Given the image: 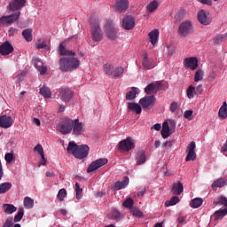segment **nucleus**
<instances>
[{
    "label": "nucleus",
    "instance_id": "28",
    "mask_svg": "<svg viewBox=\"0 0 227 227\" xmlns=\"http://www.w3.org/2000/svg\"><path fill=\"white\" fill-rule=\"evenodd\" d=\"M59 54L60 56H75V51L67 50V48L63 46V43H60L59 46Z\"/></svg>",
    "mask_w": 227,
    "mask_h": 227
},
{
    "label": "nucleus",
    "instance_id": "38",
    "mask_svg": "<svg viewBox=\"0 0 227 227\" xmlns=\"http://www.w3.org/2000/svg\"><path fill=\"white\" fill-rule=\"evenodd\" d=\"M3 208L5 214H13V212H17V207H14L13 204H4Z\"/></svg>",
    "mask_w": 227,
    "mask_h": 227
},
{
    "label": "nucleus",
    "instance_id": "1",
    "mask_svg": "<svg viewBox=\"0 0 227 227\" xmlns=\"http://www.w3.org/2000/svg\"><path fill=\"white\" fill-rule=\"evenodd\" d=\"M67 150V153H72L76 159H84L90 153V147L88 145H77L74 142H70Z\"/></svg>",
    "mask_w": 227,
    "mask_h": 227
},
{
    "label": "nucleus",
    "instance_id": "10",
    "mask_svg": "<svg viewBox=\"0 0 227 227\" xmlns=\"http://www.w3.org/2000/svg\"><path fill=\"white\" fill-rule=\"evenodd\" d=\"M59 93L63 102H70L74 98V91L69 88H60L59 89Z\"/></svg>",
    "mask_w": 227,
    "mask_h": 227
},
{
    "label": "nucleus",
    "instance_id": "49",
    "mask_svg": "<svg viewBox=\"0 0 227 227\" xmlns=\"http://www.w3.org/2000/svg\"><path fill=\"white\" fill-rule=\"evenodd\" d=\"M57 198L59 201H65V198H67V190L62 188L59 191Z\"/></svg>",
    "mask_w": 227,
    "mask_h": 227
},
{
    "label": "nucleus",
    "instance_id": "62",
    "mask_svg": "<svg viewBox=\"0 0 227 227\" xmlns=\"http://www.w3.org/2000/svg\"><path fill=\"white\" fill-rule=\"evenodd\" d=\"M43 65V63L42 61H40L39 59H34V66L35 67V68H37V70Z\"/></svg>",
    "mask_w": 227,
    "mask_h": 227
},
{
    "label": "nucleus",
    "instance_id": "53",
    "mask_svg": "<svg viewBox=\"0 0 227 227\" xmlns=\"http://www.w3.org/2000/svg\"><path fill=\"white\" fill-rule=\"evenodd\" d=\"M4 159L7 164H12L15 159V156H13V153H5Z\"/></svg>",
    "mask_w": 227,
    "mask_h": 227
},
{
    "label": "nucleus",
    "instance_id": "25",
    "mask_svg": "<svg viewBox=\"0 0 227 227\" xmlns=\"http://www.w3.org/2000/svg\"><path fill=\"white\" fill-rule=\"evenodd\" d=\"M159 29L155 28L153 30H152L149 34V42L152 43V45H153V47H155V43H157V42H159Z\"/></svg>",
    "mask_w": 227,
    "mask_h": 227
},
{
    "label": "nucleus",
    "instance_id": "6",
    "mask_svg": "<svg viewBox=\"0 0 227 227\" xmlns=\"http://www.w3.org/2000/svg\"><path fill=\"white\" fill-rule=\"evenodd\" d=\"M194 32V28L192 27V22L189 20L183 21L178 27V34L180 36H188L191 33Z\"/></svg>",
    "mask_w": 227,
    "mask_h": 227
},
{
    "label": "nucleus",
    "instance_id": "27",
    "mask_svg": "<svg viewBox=\"0 0 227 227\" xmlns=\"http://www.w3.org/2000/svg\"><path fill=\"white\" fill-rule=\"evenodd\" d=\"M136 160V166H141V164H145V162H146V154L145 153V151H138L137 153Z\"/></svg>",
    "mask_w": 227,
    "mask_h": 227
},
{
    "label": "nucleus",
    "instance_id": "47",
    "mask_svg": "<svg viewBox=\"0 0 227 227\" xmlns=\"http://www.w3.org/2000/svg\"><path fill=\"white\" fill-rule=\"evenodd\" d=\"M180 202V198L178 196H174L170 199V200H168L165 202L166 207H173V205H176V203Z\"/></svg>",
    "mask_w": 227,
    "mask_h": 227
},
{
    "label": "nucleus",
    "instance_id": "34",
    "mask_svg": "<svg viewBox=\"0 0 227 227\" xmlns=\"http://www.w3.org/2000/svg\"><path fill=\"white\" fill-rule=\"evenodd\" d=\"M40 95H42L43 97H44V98H51V97L52 96L51 92V89H49V87L43 85L39 91Z\"/></svg>",
    "mask_w": 227,
    "mask_h": 227
},
{
    "label": "nucleus",
    "instance_id": "13",
    "mask_svg": "<svg viewBox=\"0 0 227 227\" xmlns=\"http://www.w3.org/2000/svg\"><path fill=\"white\" fill-rule=\"evenodd\" d=\"M196 142L192 141L187 147V155L185 158L186 162H191V160H196Z\"/></svg>",
    "mask_w": 227,
    "mask_h": 227
},
{
    "label": "nucleus",
    "instance_id": "48",
    "mask_svg": "<svg viewBox=\"0 0 227 227\" xmlns=\"http://www.w3.org/2000/svg\"><path fill=\"white\" fill-rule=\"evenodd\" d=\"M74 191L76 192V200H81L82 198V188H81L79 183L74 184Z\"/></svg>",
    "mask_w": 227,
    "mask_h": 227
},
{
    "label": "nucleus",
    "instance_id": "46",
    "mask_svg": "<svg viewBox=\"0 0 227 227\" xmlns=\"http://www.w3.org/2000/svg\"><path fill=\"white\" fill-rule=\"evenodd\" d=\"M24 207L25 208H33L35 207V200L29 197L24 199Z\"/></svg>",
    "mask_w": 227,
    "mask_h": 227
},
{
    "label": "nucleus",
    "instance_id": "5",
    "mask_svg": "<svg viewBox=\"0 0 227 227\" xmlns=\"http://www.w3.org/2000/svg\"><path fill=\"white\" fill-rule=\"evenodd\" d=\"M19 19H20V12H16L7 16H2L0 18V27H3V26H12V24L17 22Z\"/></svg>",
    "mask_w": 227,
    "mask_h": 227
},
{
    "label": "nucleus",
    "instance_id": "55",
    "mask_svg": "<svg viewBox=\"0 0 227 227\" xmlns=\"http://www.w3.org/2000/svg\"><path fill=\"white\" fill-rule=\"evenodd\" d=\"M215 205H223V207H227V198L224 196H221L217 199V201L215 202Z\"/></svg>",
    "mask_w": 227,
    "mask_h": 227
},
{
    "label": "nucleus",
    "instance_id": "16",
    "mask_svg": "<svg viewBox=\"0 0 227 227\" xmlns=\"http://www.w3.org/2000/svg\"><path fill=\"white\" fill-rule=\"evenodd\" d=\"M129 8V0H117L114 6V12H119L121 13L122 12H126Z\"/></svg>",
    "mask_w": 227,
    "mask_h": 227
},
{
    "label": "nucleus",
    "instance_id": "35",
    "mask_svg": "<svg viewBox=\"0 0 227 227\" xmlns=\"http://www.w3.org/2000/svg\"><path fill=\"white\" fill-rule=\"evenodd\" d=\"M227 38V34H220L213 37V42L215 45H221L224 40Z\"/></svg>",
    "mask_w": 227,
    "mask_h": 227
},
{
    "label": "nucleus",
    "instance_id": "18",
    "mask_svg": "<svg viewBox=\"0 0 227 227\" xmlns=\"http://www.w3.org/2000/svg\"><path fill=\"white\" fill-rule=\"evenodd\" d=\"M72 130L74 136H81V134H82V130H84V125H82V122L79 121V119L73 121Z\"/></svg>",
    "mask_w": 227,
    "mask_h": 227
},
{
    "label": "nucleus",
    "instance_id": "60",
    "mask_svg": "<svg viewBox=\"0 0 227 227\" xmlns=\"http://www.w3.org/2000/svg\"><path fill=\"white\" fill-rule=\"evenodd\" d=\"M175 141L173 140H168V141H166L165 143L162 144V147L163 148H171V146H173Z\"/></svg>",
    "mask_w": 227,
    "mask_h": 227
},
{
    "label": "nucleus",
    "instance_id": "14",
    "mask_svg": "<svg viewBox=\"0 0 227 227\" xmlns=\"http://www.w3.org/2000/svg\"><path fill=\"white\" fill-rule=\"evenodd\" d=\"M139 104L143 109H148V107H152L155 104V96H145L140 98Z\"/></svg>",
    "mask_w": 227,
    "mask_h": 227
},
{
    "label": "nucleus",
    "instance_id": "45",
    "mask_svg": "<svg viewBox=\"0 0 227 227\" xmlns=\"http://www.w3.org/2000/svg\"><path fill=\"white\" fill-rule=\"evenodd\" d=\"M24 217V207H20L17 215L14 216V223H20Z\"/></svg>",
    "mask_w": 227,
    "mask_h": 227
},
{
    "label": "nucleus",
    "instance_id": "33",
    "mask_svg": "<svg viewBox=\"0 0 227 227\" xmlns=\"http://www.w3.org/2000/svg\"><path fill=\"white\" fill-rule=\"evenodd\" d=\"M201 205H203V199H201V198L192 199L190 202V207L192 208H200V207H201Z\"/></svg>",
    "mask_w": 227,
    "mask_h": 227
},
{
    "label": "nucleus",
    "instance_id": "8",
    "mask_svg": "<svg viewBox=\"0 0 227 227\" xmlns=\"http://www.w3.org/2000/svg\"><path fill=\"white\" fill-rule=\"evenodd\" d=\"M197 17L200 24H202V26H210V24H212V16L205 10H200Z\"/></svg>",
    "mask_w": 227,
    "mask_h": 227
},
{
    "label": "nucleus",
    "instance_id": "36",
    "mask_svg": "<svg viewBox=\"0 0 227 227\" xmlns=\"http://www.w3.org/2000/svg\"><path fill=\"white\" fill-rule=\"evenodd\" d=\"M185 15H187V11H185L184 9H180L179 11H177L174 20L176 22H180L181 20H184Z\"/></svg>",
    "mask_w": 227,
    "mask_h": 227
},
{
    "label": "nucleus",
    "instance_id": "39",
    "mask_svg": "<svg viewBox=\"0 0 227 227\" xmlns=\"http://www.w3.org/2000/svg\"><path fill=\"white\" fill-rule=\"evenodd\" d=\"M224 185H226V180L220 178L212 184V189L215 191L217 187H224Z\"/></svg>",
    "mask_w": 227,
    "mask_h": 227
},
{
    "label": "nucleus",
    "instance_id": "23",
    "mask_svg": "<svg viewBox=\"0 0 227 227\" xmlns=\"http://www.w3.org/2000/svg\"><path fill=\"white\" fill-rule=\"evenodd\" d=\"M171 192L176 196H180L184 192V184L182 182L174 183L172 184Z\"/></svg>",
    "mask_w": 227,
    "mask_h": 227
},
{
    "label": "nucleus",
    "instance_id": "2",
    "mask_svg": "<svg viewBox=\"0 0 227 227\" xmlns=\"http://www.w3.org/2000/svg\"><path fill=\"white\" fill-rule=\"evenodd\" d=\"M80 65L81 61L74 57L62 58L59 59L61 72H72L73 70H77Z\"/></svg>",
    "mask_w": 227,
    "mask_h": 227
},
{
    "label": "nucleus",
    "instance_id": "59",
    "mask_svg": "<svg viewBox=\"0 0 227 227\" xmlns=\"http://www.w3.org/2000/svg\"><path fill=\"white\" fill-rule=\"evenodd\" d=\"M192 110H186L185 112H184V118L186 119V120H192Z\"/></svg>",
    "mask_w": 227,
    "mask_h": 227
},
{
    "label": "nucleus",
    "instance_id": "26",
    "mask_svg": "<svg viewBox=\"0 0 227 227\" xmlns=\"http://www.w3.org/2000/svg\"><path fill=\"white\" fill-rule=\"evenodd\" d=\"M171 128H169V124L168 121H164L162 124L161 136L164 139L169 137L171 136Z\"/></svg>",
    "mask_w": 227,
    "mask_h": 227
},
{
    "label": "nucleus",
    "instance_id": "12",
    "mask_svg": "<svg viewBox=\"0 0 227 227\" xmlns=\"http://www.w3.org/2000/svg\"><path fill=\"white\" fill-rule=\"evenodd\" d=\"M26 6V0H12L9 4L8 9L11 12H20Z\"/></svg>",
    "mask_w": 227,
    "mask_h": 227
},
{
    "label": "nucleus",
    "instance_id": "51",
    "mask_svg": "<svg viewBox=\"0 0 227 227\" xmlns=\"http://www.w3.org/2000/svg\"><path fill=\"white\" fill-rule=\"evenodd\" d=\"M194 81L195 82H199V81H203V71L201 69L196 71Z\"/></svg>",
    "mask_w": 227,
    "mask_h": 227
},
{
    "label": "nucleus",
    "instance_id": "11",
    "mask_svg": "<svg viewBox=\"0 0 227 227\" xmlns=\"http://www.w3.org/2000/svg\"><path fill=\"white\" fill-rule=\"evenodd\" d=\"M106 33L109 40H116V29H114V23L113 22V20H106Z\"/></svg>",
    "mask_w": 227,
    "mask_h": 227
},
{
    "label": "nucleus",
    "instance_id": "15",
    "mask_svg": "<svg viewBox=\"0 0 227 227\" xmlns=\"http://www.w3.org/2000/svg\"><path fill=\"white\" fill-rule=\"evenodd\" d=\"M142 56V65L145 70H152V68L155 67V64H153V59L148 58V53L146 51H145Z\"/></svg>",
    "mask_w": 227,
    "mask_h": 227
},
{
    "label": "nucleus",
    "instance_id": "58",
    "mask_svg": "<svg viewBox=\"0 0 227 227\" xmlns=\"http://www.w3.org/2000/svg\"><path fill=\"white\" fill-rule=\"evenodd\" d=\"M35 152H37L39 153V155H44L43 153V147L42 146V145L38 144L35 148H34Z\"/></svg>",
    "mask_w": 227,
    "mask_h": 227
},
{
    "label": "nucleus",
    "instance_id": "61",
    "mask_svg": "<svg viewBox=\"0 0 227 227\" xmlns=\"http://www.w3.org/2000/svg\"><path fill=\"white\" fill-rule=\"evenodd\" d=\"M178 109V103L172 102L170 105V111L171 113H176V110Z\"/></svg>",
    "mask_w": 227,
    "mask_h": 227
},
{
    "label": "nucleus",
    "instance_id": "20",
    "mask_svg": "<svg viewBox=\"0 0 227 227\" xmlns=\"http://www.w3.org/2000/svg\"><path fill=\"white\" fill-rule=\"evenodd\" d=\"M134 26H136V21L132 18V16H126L122 20V27L127 31H130V29H134Z\"/></svg>",
    "mask_w": 227,
    "mask_h": 227
},
{
    "label": "nucleus",
    "instance_id": "52",
    "mask_svg": "<svg viewBox=\"0 0 227 227\" xmlns=\"http://www.w3.org/2000/svg\"><path fill=\"white\" fill-rule=\"evenodd\" d=\"M123 207L125 208H132L134 207V200L132 198H128L124 202H123Z\"/></svg>",
    "mask_w": 227,
    "mask_h": 227
},
{
    "label": "nucleus",
    "instance_id": "42",
    "mask_svg": "<svg viewBox=\"0 0 227 227\" xmlns=\"http://www.w3.org/2000/svg\"><path fill=\"white\" fill-rule=\"evenodd\" d=\"M12 189V183H3L0 184V194H5Z\"/></svg>",
    "mask_w": 227,
    "mask_h": 227
},
{
    "label": "nucleus",
    "instance_id": "21",
    "mask_svg": "<svg viewBox=\"0 0 227 227\" xmlns=\"http://www.w3.org/2000/svg\"><path fill=\"white\" fill-rule=\"evenodd\" d=\"M185 68H190V70H196L198 68V59L194 57L186 58L184 59Z\"/></svg>",
    "mask_w": 227,
    "mask_h": 227
},
{
    "label": "nucleus",
    "instance_id": "31",
    "mask_svg": "<svg viewBox=\"0 0 227 227\" xmlns=\"http://www.w3.org/2000/svg\"><path fill=\"white\" fill-rule=\"evenodd\" d=\"M227 215V207L216 210L214 214L215 221H219Z\"/></svg>",
    "mask_w": 227,
    "mask_h": 227
},
{
    "label": "nucleus",
    "instance_id": "41",
    "mask_svg": "<svg viewBox=\"0 0 227 227\" xmlns=\"http://www.w3.org/2000/svg\"><path fill=\"white\" fill-rule=\"evenodd\" d=\"M123 72H125V69L121 67H114V71L110 77H121V75L123 74Z\"/></svg>",
    "mask_w": 227,
    "mask_h": 227
},
{
    "label": "nucleus",
    "instance_id": "7",
    "mask_svg": "<svg viewBox=\"0 0 227 227\" xmlns=\"http://www.w3.org/2000/svg\"><path fill=\"white\" fill-rule=\"evenodd\" d=\"M118 148L122 153L130 152V150H134L136 148V144L132 137H128L126 139H123L119 143Z\"/></svg>",
    "mask_w": 227,
    "mask_h": 227
},
{
    "label": "nucleus",
    "instance_id": "54",
    "mask_svg": "<svg viewBox=\"0 0 227 227\" xmlns=\"http://www.w3.org/2000/svg\"><path fill=\"white\" fill-rule=\"evenodd\" d=\"M130 212L135 217H143V212L137 207H132Z\"/></svg>",
    "mask_w": 227,
    "mask_h": 227
},
{
    "label": "nucleus",
    "instance_id": "37",
    "mask_svg": "<svg viewBox=\"0 0 227 227\" xmlns=\"http://www.w3.org/2000/svg\"><path fill=\"white\" fill-rule=\"evenodd\" d=\"M218 116H220V118H222L223 120L227 118V104L225 101L223 103L222 106L219 109Z\"/></svg>",
    "mask_w": 227,
    "mask_h": 227
},
{
    "label": "nucleus",
    "instance_id": "24",
    "mask_svg": "<svg viewBox=\"0 0 227 227\" xmlns=\"http://www.w3.org/2000/svg\"><path fill=\"white\" fill-rule=\"evenodd\" d=\"M160 90H162V84L160 82H157L147 85L145 91L147 95H150V93H153V91H160Z\"/></svg>",
    "mask_w": 227,
    "mask_h": 227
},
{
    "label": "nucleus",
    "instance_id": "19",
    "mask_svg": "<svg viewBox=\"0 0 227 227\" xmlns=\"http://www.w3.org/2000/svg\"><path fill=\"white\" fill-rule=\"evenodd\" d=\"M13 125V119L8 115L0 116V127L1 129H10Z\"/></svg>",
    "mask_w": 227,
    "mask_h": 227
},
{
    "label": "nucleus",
    "instance_id": "29",
    "mask_svg": "<svg viewBox=\"0 0 227 227\" xmlns=\"http://www.w3.org/2000/svg\"><path fill=\"white\" fill-rule=\"evenodd\" d=\"M128 109L133 111L136 114H141V112L143 111L141 106L137 103H129Z\"/></svg>",
    "mask_w": 227,
    "mask_h": 227
},
{
    "label": "nucleus",
    "instance_id": "30",
    "mask_svg": "<svg viewBox=\"0 0 227 227\" xmlns=\"http://www.w3.org/2000/svg\"><path fill=\"white\" fill-rule=\"evenodd\" d=\"M139 93V89L136 87H132L131 90H129L126 94V100H134L136 98V96Z\"/></svg>",
    "mask_w": 227,
    "mask_h": 227
},
{
    "label": "nucleus",
    "instance_id": "57",
    "mask_svg": "<svg viewBox=\"0 0 227 227\" xmlns=\"http://www.w3.org/2000/svg\"><path fill=\"white\" fill-rule=\"evenodd\" d=\"M2 227H13V217L7 218Z\"/></svg>",
    "mask_w": 227,
    "mask_h": 227
},
{
    "label": "nucleus",
    "instance_id": "64",
    "mask_svg": "<svg viewBox=\"0 0 227 227\" xmlns=\"http://www.w3.org/2000/svg\"><path fill=\"white\" fill-rule=\"evenodd\" d=\"M38 72H40L41 75H43L47 73V67H44L43 65L37 69Z\"/></svg>",
    "mask_w": 227,
    "mask_h": 227
},
{
    "label": "nucleus",
    "instance_id": "43",
    "mask_svg": "<svg viewBox=\"0 0 227 227\" xmlns=\"http://www.w3.org/2000/svg\"><path fill=\"white\" fill-rule=\"evenodd\" d=\"M186 95L190 100L194 98V96L196 95V87L190 85L186 90Z\"/></svg>",
    "mask_w": 227,
    "mask_h": 227
},
{
    "label": "nucleus",
    "instance_id": "9",
    "mask_svg": "<svg viewBox=\"0 0 227 227\" xmlns=\"http://www.w3.org/2000/svg\"><path fill=\"white\" fill-rule=\"evenodd\" d=\"M107 162H109L107 158H100L92 161L87 168V173H93V171H97V169H99L102 166H106Z\"/></svg>",
    "mask_w": 227,
    "mask_h": 227
},
{
    "label": "nucleus",
    "instance_id": "63",
    "mask_svg": "<svg viewBox=\"0 0 227 227\" xmlns=\"http://www.w3.org/2000/svg\"><path fill=\"white\" fill-rule=\"evenodd\" d=\"M19 29L14 28V27H10L8 30V35L9 36H13L15 35V33H18Z\"/></svg>",
    "mask_w": 227,
    "mask_h": 227
},
{
    "label": "nucleus",
    "instance_id": "50",
    "mask_svg": "<svg viewBox=\"0 0 227 227\" xmlns=\"http://www.w3.org/2000/svg\"><path fill=\"white\" fill-rule=\"evenodd\" d=\"M111 218L114 219V221H120V219H121V213L116 209H114Z\"/></svg>",
    "mask_w": 227,
    "mask_h": 227
},
{
    "label": "nucleus",
    "instance_id": "17",
    "mask_svg": "<svg viewBox=\"0 0 227 227\" xmlns=\"http://www.w3.org/2000/svg\"><path fill=\"white\" fill-rule=\"evenodd\" d=\"M14 49L10 42L6 41L0 45V54L2 56H9L13 52Z\"/></svg>",
    "mask_w": 227,
    "mask_h": 227
},
{
    "label": "nucleus",
    "instance_id": "3",
    "mask_svg": "<svg viewBox=\"0 0 227 227\" xmlns=\"http://www.w3.org/2000/svg\"><path fill=\"white\" fill-rule=\"evenodd\" d=\"M91 27V36L94 42H100L103 38L102 29H100V25H98V19L91 17L90 19Z\"/></svg>",
    "mask_w": 227,
    "mask_h": 227
},
{
    "label": "nucleus",
    "instance_id": "40",
    "mask_svg": "<svg viewBox=\"0 0 227 227\" xmlns=\"http://www.w3.org/2000/svg\"><path fill=\"white\" fill-rule=\"evenodd\" d=\"M103 70L105 72V74H106V75H109L111 77V75H113V72L114 70V66H113V64H105L103 67Z\"/></svg>",
    "mask_w": 227,
    "mask_h": 227
},
{
    "label": "nucleus",
    "instance_id": "32",
    "mask_svg": "<svg viewBox=\"0 0 227 227\" xmlns=\"http://www.w3.org/2000/svg\"><path fill=\"white\" fill-rule=\"evenodd\" d=\"M22 36L25 38L26 42H33V29L27 28L23 30Z\"/></svg>",
    "mask_w": 227,
    "mask_h": 227
},
{
    "label": "nucleus",
    "instance_id": "56",
    "mask_svg": "<svg viewBox=\"0 0 227 227\" xmlns=\"http://www.w3.org/2000/svg\"><path fill=\"white\" fill-rule=\"evenodd\" d=\"M36 49H38V50L44 49V51H49L51 49V47H49L47 43L42 42V43H37Z\"/></svg>",
    "mask_w": 227,
    "mask_h": 227
},
{
    "label": "nucleus",
    "instance_id": "4",
    "mask_svg": "<svg viewBox=\"0 0 227 227\" xmlns=\"http://www.w3.org/2000/svg\"><path fill=\"white\" fill-rule=\"evenodd\" d=\"M74 129V120L69 118H65L60 124L57 126V130L66 136L67 134H70L72 129Z\"/></svg>",
    "mask_w": 227,
    "mask_h": 227
},
{
    "label": "nucleus",
    "instance_id": "22",
    "mask_svg": "<svg viewBox=\"0 0 227 227\" xmlns=\"http://www.w3.org/2000/svg\"><path fill=\"white\" fill-rule=\"evenodd\" d=\"M127 185H129V176H124L122 182L117 181L115 184H114L112 190L120 191L121 189H125Z\"/></svg>",
    "mask_w": 227,
    "mask_h": 227
},
{
    "label": "nucleus",
    "instance_id": "44",
    "mask_svg": "<svg viewBox=\"0 0 227 227\" xmlns=\"http://www.w3.org/2000/svg\"><path fill=\"white\" fill-rule=\"evenodd\" d=\"M157 8H159V2L154 0L147 5V12H149V13H153Z\"/></svg>",
    "mask_w": 227,
    "mask_h": 227
}]
</instances>
